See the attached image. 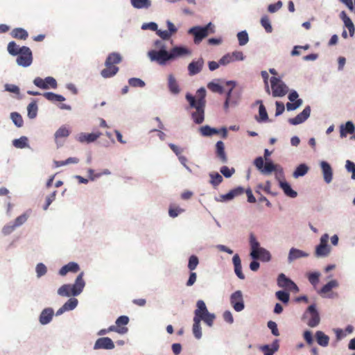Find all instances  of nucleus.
I'll return each mask as SVG.
<instances>
[{"label": "nucleus", "mask_w": 355, "mask_h": 355, "mask_svg": "<svg viewBox=\"0 0 355 355\" xmlns=\"http://www.w3.org/2000/svg\"><path fill=\"white\" fill-rule=\"evenodd\" d=\"M206 90L201 87L196 93L197 99L190 94L186 95L191 107H194L196 111L192 113V119L196 124H200L205 119Z\"/></svg>", "instance_id": "1"}, {"label": "nucleus", "mask_w": 355, "mask_h": 355, "mask_svg": "<svg viewBox=\"0 0 355 355\" xmlns=\"http://www.w3.org/2000/svg\"><path fill=\"white\" fill-rule=\"evenodd\" d=\"M83 277V272H81L76 277L73 284H64L60 287L58 290V295L63 297H70L80 294L85 285Z\"/></svg>", "instance_id": "2"}, {"label": "nucleus", "mask_w": 355, "mask_h": 355, "mask_svg": "<svg viewBox=\"0 0 355 355\" xmlns=\"http://www.w3.org/2000/svg\"><path fill=\"white\" fill-rule=\"evenodd\" d=\"M214 26L210 22L203 27L193 26L189 30L188 33L194 36V43L199 44L209 35V33H214Z\"/></svg>", "instance_id": "3"}, {"label": "nucleus", "mask_w": 355, "mask_h": 355, "mask_svg": "<svg viewBox=\"0 0 355 355\" xmlns=\"http://www.w3.org/2000/svg\"><path fill=\"white\" fill-rule=\"evenodd\" d=\"M272 94L274 97H282L285 96L288 88L286 84L279 78L272 77L270 78Z\"/></svg>", "instance_id": "4"}, {"label": "nucleus", "mask_w": 355, "mask_h": 355, "mask_svg": "<svg viewBox=\"0 0 355 355\" xmlns=\"http://www.w3.org/2000/svg\"><path fill=\"white\" fill-rule=\"evenodd\" d=\"M148 56L152 62H156L160 65H164L167 61L171 60L169 52L165 49L149 51Z\"/></svg>", "instance_id": "5"}, {"label": "nucleus", "mask_w": 355, "mask_h": 355, "mask_svg": "<svg viewBox=\"0 0 355 355\" xmlns=\"http://www.w3.org/2000/svg\"><path fill=\"white\" fill-rule=\"evenodd\" d=\"M17 55L16 61L18 65L27 67L32 64L33 54L30 48L25 46L21 47V51Z\"/></svg>", "instance_id": "6"}, {"label": "nucleus", "mask_w": 355, "mask_h": 355, "mask_svg": "<svg viewBox=\"0 0 355 355\" xmlns=\"http://www.w3.org/2000/svg\"><path fill=\"white\" fill-rule=\"evenodd\" d=\"M254 164L263 174H270L276 171L277 168V165L271 161H266L264 164L263 159L261 157H257L254 161Z\"/></svg>", "instance_id": "7"}, {"label": "nucleus", "mask_w": 355, "mask_h": 355, "mask_svg": "<svg viewBox=\"0 0 355 355\" xmlns=\"http://www.w3.org/2000/svg\"><path fill=\"white\" fill-rule=\"evenodd\" d=\"M329 235L323 234L320 238V242L315 248V254L317 257H327L330 252V247L327 245Z\"/></svg>", "instance_id": "8"}, {"label": "nucleus", "mask_w": 355, "mask_h": 355, "mask_svg": "<svg viewBox=\"0 0 355 355\" xmlns=\"http://www.w3.org/2000/svg\"><path fill=\"white\" fill-rule=\"evenodd\" d=\"M33 83L37 87L48 89L50 88L55 89L58 86L55 79L53 77L49 76L43 79L40 77H37L34 79Z\"/></svg>", "instance_id": "9"}, {"label": "nucleus", "mask_w": 355, "mask_h": 355, "mask_svg": "<svg viewBox=\"0 0 355 355\" xmlns=\"http://www.w3.org/2000/svg\"><path fill=\"white\" fill-rule=\"evenodd\" d=\"M129 322V318L126 315H121L116 320V326L112 325L109 327V330H114V331L119 334H124L128 331V327H125Z\"/></svg>", "instance_id": "10"}, {"label": "nucleus", "mask_w": 355, "mask_h": 355, "mask_svg": "<svg viewBox=\"0 0 355 355\" xmlns=\"http://www.w3.org/2000/svg\"><path fill=\"white\" fill-rule=\"evenodd\" d=\"M277 284L281 288H284L295 293H297L299 291L297 286L291 279L286 277L283 273H281L278 276Z\"/></svg>", "instance_id": "11"}, {"label": "nucleus", "mask_w": 355, "mask_h": 355, "mask_svg": "<svg viewBox=\"0 0 355 355\" xmlns=\"http://www.w3.org/2000/svg\"><path fill=\"white\" fill-rule=\"evenodd\" d=\"M230 303L237 312L241 311L244 309L243 294L241 291H236L231 295Z\"/></svg>", "instance_id": "12"}, {"label": "nucleus", "mask_w": 355, "mask_h": 355, "mask_svg": "<svg viewBox=\"0 0 355 355\" xmlns=\"http://www.w3.org/2000/svg\"><path fill=\"white\" fill-rule=\"evenodd\" d=\"M226 85L227 86H230V88L229 89V91L227 92V97H226V100L225 101V103H224V107L225 110H227L228 107H229V105L231 104V105H235L237 103L239 99V96H232V90H233V88L235 87V83L233 82V81H227L226 83Z\"/></svg>", "instance_id": "13"}, {"label": "nucleus", "mask_w": 355, "mask_h": 355, "mask_svg": "<svg viewBox=\"0 0 355 355\" xmlns=\"http://www.w3.org/2000/svg\"><path fill=\"white\" fill-rule=\"evenodd\" d=\"M311 114V107L310 106H306L302 112L298 114L294 118H290L288 119V122L291 125H298L303 122H304L310 116Z\"/></svg>", "instance_id": "14"}, {"label": "nucleus", "mask_w": 355, "mask_h": 355, "mask_svg": "<svg viewBox=\"0 0 355 355\" xmlns=\"http://www.w3.org/2000/svg\"><path fill=\"white\" fill-rule=\"evenodd\" d=\"M307 313H309L311 316L307 324L311 327H315L318 325L320 321V318L319 313L316 310L315 305H310L307 309Z\"/></svg>", "instance_id": "15"}, {"label": "nucleus", "mask_w": 355, "mask_h": 355, "mask_svg": "<svg viewBox=\"0 0 355 355\" xmlns=\"http://www.w3.org/2000/svg\"><path fill=\"white\" fill-rule=\"evenodd\" d=\"M94 348L95 349H112L114 348V344L111 338L108 337H103L97 339L94 344Z\"/></svg>", "instance_id": "16"}, {"label": "nucleus", "mask_w": 355, "mask_h": 355, "mask_svg": "<svg viewBox=\"0 0 355 355\" xmlns=\"http://www.w3.org/2000/svg\"><path fill=\"white\" fill-rule=\"evenodd\" d=\"M191 53V51L184 46H175L169 51L171 60L179 57L190 55Z\"/></svg>", "instance_id": "17"}, {"label": "nucleus", "mask_w": 355, "mask_h": 355, "mask_svg": "<svg viewBox=\"0 0 355 355\" xmlns=\"http://www.w3.org/2000/svg\"><path fill=\"white\" fill-rule=\"evenodd\" d=\"M101 133L98 132H92V133H80L77 137V140L80 143H91L96 141L100 136Z\"/></svg>", "instance_id": "18"}, {"label": "nucleus", "mask_w": 355, "mask_h": 355, "mask_svg": "<svg viewBox=\"0 0 355 355\" xmlns=\"http://www.w3.org/2000/svg\"><path fill=\"white\" fill-rule=\"evenodd\" d=\"M323 178L326 183L329 184L331 182L333 178V171L329 163L322 161L320 163Z\"/></svg>", "instance_id": "19"}, {"label": "nucleus", "mask_w": 355, "mask_h": 355, "mask_svg": "<svg viewBox=\"0 0 355 355\" xmlns=\"http://www.w3.org/2000/svg\"><path fill=\"white\" fill-rule=\"evenodd\" d=\"M203 64L204 61L202 58H200L197 61L191 62L188 66L189 75L193 76L200 73L203 67Z\"/></svg>", "instance_id": "20"}, {"label": "nucleus", "mask_w": 355, "mask_h": 355, "mask_svg": "<svg viewBox=\"0 0 355 355\" xmlns=\"http://www.w3.org/2000/svg\"><path fill=\"white\" fill-rule=\"evenodd\" d=\"M216 155L222 163L227 162V157L225 151V144L222 141H218L216 144Z\"/></svg>", "instance_id": "21"}, {"label": "nucleus", "mask_w": 355, "mask_h": 355, "mask_svg": "<svg viewBox=\"0 0 355 355\" xmlns=\"http://www.w3.org/2000/svg\"><path fill=\"white\" fill-rule=\"evenodd\" d=\"M340 17L343 20L345 26L349 30V35L353 37L355 32V27L351 19L345 11H342L340 13Z\"/></svg>", "instance_id": "22"}, {"label": "nucleus", "mask_w": 355, "mask_h": 355, "mask_svg": "<svg viewBox=\"0 0 355 355\" xmlns=\"http://www.w3.org/2000/svg\"><path fill=\"white\" fill-rule=\"evenodd\" d=\"M78 304V300L76 299V298H70L69 300H67V302H66L64 305L60 307L58 311H57V313H56V315H61L64 312L67 311H71V310H73V309H75L76 307Z\"/></svg>", "instance_id": "23"}, {"label": "nucleus", "mask_w": 355, "mask_h": 355, "mask_svg": "<svg viewBox=\"0 0 355 355\" xmlns=\"http://www.w3.org/2000/svg\"><path fill=\"white\" fill-rule=\"evenodd\" d=\"M197 309L194 311V318L202 320L203 315L209 313L205 303L202 300L197 302Z\"/></svg>", "instance_id": "24"}, {"label": "nucleus", "mask_w": 355, "mask_h": 355, "mask_svg": "<svg viewBox=\"0 0 355 355\" xmlns=\"http://www.w3.org/2000/svg\"><path fill=\"white\" fill-rule=\"evenodd\" d=\"M250 244L251 247L250 256L252 257V259H257L258 257V251L261 248L259 247V243L257 241L256 237L253 234H250Z\"/></svg>", "instance_id": "25"}, {"label": "nucleus", "mask_w": 355, "mask_h": 355, "mask_svg": "<svg viewBox=\"0 0 355 355\" xmlns=\"http://www.w3.org/2000/svg\"><path fill=\"white\" fill-rule=\"evenodd\" d=\"M53 315V310L51 308L44 309L40 315V322L42 324L49 323Z\"/></svg>", "instance_id": "26"}, {"label": "nucleus", "mask_w": 355, "mask_h": 355, "mask_svg": "<svg viewBox=\"0 0 355 355\" xmlns=\"http://www.w3.org/2000/svg\"><path fill=\"white\" fill-rule=\"evenodd\" d=\"M232 261L234 266V272L237 277L241 279H245V275L242 272L241 261L239 254H236L232 258Z\"/></svg>", "instance_id": "27"}, {"label": "nucleus", "mask_w": 355, "mask_h": 355, "mask_svg": "<svg viewBox=\"0 0 355 355\" xmlns=\"http://www.w3.org/2000/svg\"><path fill=\"white\" fill-rule=\"evenodd\" d=\"M306 257H308L307 253L304 252L302 250L292 248L289 251L288 261L289 263H291L295 259Z\"/></svg>", "instance_id": "28"}, {"label": "nucleus", "mask_w": 355, "mask_h": 355, "mask_svg": "<svg viewBox=\"0 0 355 355\" xmlns=\"http://www.w3.org/2000/svg\"><path fill=\"white\" fill-rule=\"evenodd\" d=\"M79 269L80 268L78 263L75 262H69L60 268L59 274L62 276H64L69 272H76L79 270Z\"/></svg>", "instance_id": "29"}, {"label": "nucleus", "mask_w": 355, "mask_h": 355, "mask_svg": "<svg viewBox=\"0 0 355 355\" xmlns=\"http://www.w3.org/2000/svg\"><path fill=\"white\" fill-rule=\"evenodd\" d=\"M279 342L278 340H275L270 347L268 345L261 346V350L263 352L264 355H273L279 349Z\"/></svg>", "instance_id": "30"}, {"label": "nucleus", "mask_w": 355, "mask_h": 355, "mask_svg": "<svg viewBox=\"0 0 355 355\" xmlns=\"http://www.w3.org/2000/svg\"><path fill=\"white\" fill-rule=\"evenodd\" d=\"M105 67L106 68L101 72V76L105 78H111L119 71V67L115 65L108 64L105 65Z\"/></svg>", "instance_id": "31"}, {"label": "nucleus", "mask_w": 355, "mask_h": 355, "mask_svg": "<svg viewBox=\"0 0 355 355\" xmlns=\"http://www.w3.org/2000/svg\"><path fill=\"white\" fill-rule=\"evenodd\" d=\"M355 127L352 121H347L345 125H341L340 127V134L341 137H345L347 134H352L354 132Z\"/></svg>", "instance_id": "32"}, {"label": "nucleus", "mask_w": 355, "mask_h": 355, "mask_svg": "<svg viewBox=\"0 0 355 355\" xmlns=\"http://www.w3.org/2000/svg\"><path fill=\"white\" fill-rule=\"evenodd\" d=\"M168 86L172 94H178L180 92L179 85L172 74H170L168 77Z\"/></svg>", "instance_id": "33"}, {"label": "nucleus", "mask_w": 355, "mask_h": 355, "mask_svg": "<svg viewBox=\"0 0 355 355\" xmlns=\"http://www.w3.org/2000/svg\"><path fill=\"white\" fill-rule=\"evenodd\" d=\"M279 186L287 196L295 198L297 196V192L291 189L290 184L287 182L279 180Z\"/></svg>", "instance_id": "34"}, {"label": "nucleus", "mask_w": 355, "mask_h": 355, "mask_svg": "<svg viewBox=\"0 0 355 355\" xmlns=\"http://www.w3.org/2000/svg\"><path fill=\"white\" fill-rule=\"evenodd\" d=\"M122 60L121 55L118 53H112L108 55L105 65L112 64L115 65L119 64Z\"/></svg>", "instance_id": "35"}, {"label": "nucleus", "mask_w": 355, "mask_h": 355, "mask_svg": "<svg viewBox=\"0 0 355 355\" xmlns=\"http://www.w3.org/2000/svg\"><path fill=\"white\" fill-rule=\"evenodd\" d=\"M11 35L14 38L24 40L28 37V32L21 28H14L11 32Z\"/></svg>", "instance_id": "36"}, {"label": "nucleus", "mask_w": 355, "mask_h": 355, "mask_svg": "<svg viewBox=\"0 0 355 355\" xmlns=\"http://www.w3.org/2000/svg\"><path fill=\"white\" fill-rule=\"evenodd\" d=\"M315 337L317 340V343L318 345L322 347H326L329 344V338L328 336L324 334L321 331H318L315 334Z\"/></svg>", "instance_id": "37"}, {"label": "nucleus", "mask_w": 355, "mask_h": 355, "mask_svg": "<svg viewBox=\"0 0 355 355\" xmlns=\"http://www.w3.org/2000/svg\"><path fill=\"white\" fill-rule=\"evenodd\" d=\"M338 286V283L336 280L333 279L329 282L327 284L324 285L322 288L319 291L320 295L327 294L330 292L333 288H337Z\"/></svg>", "instance_id": "38"}, {"label": "nucleus", "mask_w": 355, "mask_h": 355, "mask_svg": "<svg viewBox=\"0 0 355 355\" xmlns=\"http://www.w3.org/2000/svg\"><path fill=\"white\" fill-rule=\"evenodd\" d=\"M132 6L137 9L148 8L151 6L150 0H130Z\"/></svg>", "instance_id": "39"}, {"label": "nucleus", "mask_w": 355, "mask_h": 355, "mask_svg": "<svg viewBox=\"0 0 355 355\" xmlns=\"http://www.w3.org/2000/svg\"><path fill=\"white\" fill-rule=\"evenodd\" d=\"M200 321L201 320L193 318V324L192 330L195 338L197 339H200L202 337Z\"/></svg>", "instance_id": "40"}, {"label": "nucleus", "mask_w": 355, "mask_h": 355, "mask_svg": "<svg viewBox=\"0 0 355 355\" xmlns=\"http://www.w3.org/2000/svg\"><path fill=\"white\" fill-rule=\"evenodd\" d=\"M43 96L45 97V98L51 102H62L65 101V98L64 96L53 92H45L43 94Z\"/></svg>", "instance_id": "41"}, {"label": "nucleus", "mask_w": 355, "mask_h": 355, "mask_svg": "<svg viewBox=\"0 0 355 355\" xmlns=\"http://www.w3.org/2000/svg\"><path fill=\"white\" fill-rule=\"evenodd\" d=\"M37 110L38 107L36 101L31 102L27 107L28 116L31 119H35L37 116Z\"/></svg>", "instance_id": "42"}, {"label": "nucleus", "mask_w": 355, "mask_h": 355, "mask_svg": "<svg viewBox=\"0 0 355 355\" xmlns=\"http://www.w3.org/2000/svg\"><path fill=\"white\" fill-rule=\"evenodd\" d=\"M308 171L309 167L305 164H301L296 168L293 175L294 178H297L298 177L306 175Z\"/></svg>", "instance_id": "43"}, {"label": "nucleus", "mask_w": 355, "mask_h": 355, "mask_svg": "<svg viewBox=\"0 0 355 355\" xmlns=\"http://www.w3.org/2000/svg\"><path fill=\"white\" fill-rule=\"evenodd\" d=\"M70 131L65 126L60 127L55 133V139L57 141L60 138H66L69 135Z\"/></svg>", "instance_id": "44"}, {"label": "nucleus", "mask_w": 355, "mask_h": 355, "mask_svg": "<svg viewBox=\"0 0 355 355\" xmlns=\"http://www.w3.org/2000/svg\"><path fill=\"white\" fill-rule=\"evenodd\" d=\"M200 132L203 136H211L215 134H218L219 131L216 128H212L209 125H205L200 128Z\"/></svg>", "instance_id": "45"}, {"label": "nucleus", "mask_w": 355, "mask_h": 355, "mask_svg": "<svg viewBox=\"0 0 355 355\" xmlns=\"http://www.w3.org/2000/svg\"><path fill=\"white\" fill-rule=\"evenodd\" d=\"M8 51L12 55H17L21 51V47H19L15 42L12 41L8 44Z\"/></svg>", "instance_id": "46"}, {"label": "nucleus", "mask_w": 355, "mask_h": 355, "mask_svg": "<svg viewBox=\"0 0 355 355\" xmlns=\"http://www.w3.org/2000/svg\"><path fill=\"white\" fill-rule=\"evenodd\" d=\"M258 257L257 259H259L263 261H268L270 260L271 256L270 252L264 248H260L257 253Z\"/></svg>", "instance_id": "47"}, {"label": "nucleus", "mask_w": 355, "mask_h": 355, "mask_svg": "<svg viewBox=\"0 0 355 355\" xmlns=\"http://www.w3.org/2000/svg\"><path fill=\"white\" fill-rule=\"evenodd\" d=\"M261 24L267 33H271L272 31V27L270 24V19L267 15H264L261 17Z\"/></svg>", "instance_id": "48"}, {"label": "nucleus", "mask_w": 355, "mask_h": 355, "mask_svg": "<svg viewBox=\"0 0 355 355\" xmlns=\"http://www.w3.org/2000/svg\"><path fill=\"white\" fill-rule=\"evenodd\" d=\"M28 139L26 137H21L19 139L13 140L12 143L15 147L17 148H24L27 146Z\"/></svg>", "instance_id": "49"}, {"label": "nucleus", "mask_w": 355, "mask_h": 355, "mask_svg": "<svg viewBox=\"0 0 355 355\" xmlns=\"http://www.w3.org/2000/svg\"><path fill=\"white\" fill-rule=\"evenodd\" d=\"M210 178H211L210 183L214 187H217L223 181V177L218 173H211Z\"/></svg>", "instance_id": "50"}, {"label": "nucleus", "mask_w": 355, "mask_h": 355, "mask_svg": "<svg viewBox=\"0 0 355 355\" xmlns=\"http://www.w3.org/2000/svg\"><path fill=\"white\" fill-rule=\"evenodd\" d=\"M12 122L17 126L21 127L24 123L21 116L17 112H12L10 114Z\"/></svg>", "instance_id": "51"}, {"label": "nucleus", "mask_w": 355, "mask_h": 355, "mask_svg": "<svg viewBox=\"0 0 355 355\" xmlns=\"http://www.w3.org/2000/svg\"><path fill=\"white\" fill-rule=\"evenodd\" d=\"M259 119H257L259 122L266 121L268 119V116L265 106L261 104L259 108Z\"/></svg>", "instance_id": "52"}, {"label": "nucleus", "mask_w": 355, "mask_h": 355, "mask_svg": "<svg viewBox=\"0 0 355 355\" xmlns=\"http://www.w3.org/2000/svg\"><path fill=\"white\" fill-rule=\"evenodd\" d=\"M198 263H199V260H198V257L196 255H191L189 259L188 268L191 271H193V270H195L197 268Z\"/></svg>", "instance_id": "53"}, {"label": "nucleus", "mask_w": 355, "mask_h": 355, "mask_svg": "<svg viewBox=\"0 0 355 355\" xmlns=\"http://www.w3.org/2000/svg\"><path fill=\"white\" fill-rule=\"evenodd\" d=\"M237 37L239 40V45L243 46L246 44L249 40L248 35L246 31H243L241 32H239L237 34Z\"/></svg>", "instance_id": "54"}, {"label": "nucleus", "mask_w": 355, "mask_h": 355, "mask_svg": "<svg viewBox=\"0 0 355 355\" xmlns=\"http://www.w3.org/2000/svg\"><path fill=\"white\" fill-rule=\"evenodd\" d=\"M128 83L131 87H144L145 86V83L137 78H131L128 80Z\"/></svg>", "instance_id": "55"}, {"label": "nucleus", "mask_w": 355, "mask_h": 355, "mask_svg": "<svg viewBox=\"0 0 355 355\" xmlns=\"http://www.w3.org/2000/svg\"><path fill=\"white\" fill-rule=\"evenodd\" d=\"M277 298L284 303H288L290 299L289 294L283 291H279L276 292Z\"/></svg>", "instance_id": "56"}, {"label": "nucleus", "mask_w": 355, "mask_h": 355, "mask_svg": "<svg viewBox=\"0 0 355 355\" xmlns=\"http://www.w3.org/2000/svg\"><path fill=\"white\" fill-rule=\"evenodd\" d=\"M184 209L179 207L171 205L168 209V214L171 217H177L180 213L183 212Z\"/></svg>", "instance_id": "57"}, {"label": "nucleus", "mask_w": 355, "mask_h": 355, "mask_svg": "<svg viewBox=\"0 0 355 355\" xmlns=\"http://www.w3.org/2000/svg\"><path fill=\"white\" fill-rule=\"evenodd\" d=\"M208 88L213 92L223 94L224 92L223 87L218 83H210L207 85Z\"/></svg>", "instance_id": "58"}, {"label": "nucleus", "mask_w": 355, "mask_h": 355, "mask_svg": "<svg viewBox=\"0 0 355 355\" xmlns=\"http://www.w3.org/2000/svg\"><path fill=\"white\" fill-rule=\"evenodd\" d=\"M302 104V99H298L295 102H289L286 103V109L288 111H293L298 108Z\"/></svg>", "instance_id": "59"}, {"label": "nucleus", "mask_w": 355, "mask_h": 355, "mask_svg": "<svg viewBox=\"0 0 355 355\" xmlns=\"http://www.w3.org/2000/svg\"><path fill=\"white\" fill-rule=\"evenodd\" d=\"M215 319V315L209 312L203 315L201 320H203L209 327H211Z\"/></svg>", "instance_id": "60"}, {"label": "nucleus", "mask_w": 355, "mask_h": 355, "mask_svg": "<svg viewBox=\"0 0 355 355\" xmlns=\"http://www.w3.org/2000/svg\"><path fill=\"white\" fill-rule=\"evenodd\" d=\"M28 215L26 214H23L17 217L13 223L17 227L22 224H24L28 219Z\"/></svg>", "instance_id": "61"}, {"label": "nucleus", "mask_w": 355, "mask_h": 355, "mask_svg": "<svg viewBox=\"0 0 355 355\" xmlns=\"http://www.w3.org/2000/svg\"><path fill=\"white\" fill-rule=\"evenodd\" d=\"M320 273L319 272H312L309 275L308 279L309 282L313 285L316 286L319 282Z\"/></svg>", "instance_id": "62"}, {"label": "nucleus", "mask_w": 355, "mask_h": 355, "mask_svg": "<svg viewBox=\"0 0 355 355\" xmlns=\"http://www.w3.org/2000/svg\"><path fill=\"white\" fill-rule=\"evenodd\" d=\"M220 171L225 178H230L234 173L235 170L234 168H229L227 166H224L220 168Z\"/></svg>", "instance_id": "63"}, {"label": "nucleus", "mask_w": 355, "mask_h": 355, "mask_svg": "<svg viewBox=\"0 0 355 355\" xmlns=\"http://www.w3.org/2000/svg\"><path fill=\"white\" fill-rule=\"evenodd\" d=\"M345 167L348 172L352 173V178L355 180V164L350 160H347Z\"/></svg>", "instance_id": "64"}]
</instances>
